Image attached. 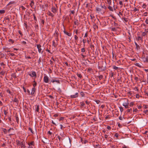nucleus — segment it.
Here are the masks:
<instances>
[{"label":"nucleus","mask_w":148,"mask_h":148,"mask_svg":"<svg viewBox=\"0 0 148 148\" xmlns=\"http://www.w3.org/2000/svg\"><path fill=\"white\" fill-rule=\"evenodd\" d=\"M60 135L61 136H62V137H64L65 136L64 135V132H63L62 133H61L60 134Z\"/></svg>","instance_id":"603ef678"},{"label":"nucleus","mask_w":148,"mask_h":148,"mask_svg":"<svg viewBox=\"0 0 148 148\" xmlns=\"http://www.w3.org/2000/svg\"><path fill=\"white\" fill-rule=\"evenodd\" d=\"M34 1H31V3L30 4V5L31 7H32L34 5Z\"/></svg>","instance_id":"4be33fe9"},{"label":"nucleus","mask_w":148,"mask_h":148,"mask_svg":"<svg viewBox=\"0 0 148 148\" xmlns=\"http://www.w3.org/2000/svg\"><path fill=\"white\" fill-rule=\"evenodd\" d=\"M74 23H75V25H79V23H78L77 20L76 21H75Z\"/></svg>","instance_id":"a19ab883"},{"label":"nucleus","mask_w":148,"mask_h":148,"mask_svg":"<svg viewBox=\"0 0 148 148\" xmlns=\"http://www.w3.org/2000/svg\"><path fill=\"white\" fill-rule=\"evenodd\" d=\"M148 112V110H144L143 111V112L145 114H146Z\"/></svg>","instance_id":"bf43d9fd"},{"label":"nucleus","mask_w":148,"mask_h":148,"mask_svg":"<svg viewBox=\"0 0 148 148\" xmlns=\"http://www.w3.org/2000/svg\"><path fill=\"white\" fill-rule=\"evenodd\" d=\"M113 7L110 6V5H109L108 7V8L109 9V10L111 11H112V12H113L114 10H116V9L115 8V7H114L115 5L114 4V1H113Z\"/></svg>","instance_id":"f03ea898"},{"label":"nucleus","mask_w":148,"mask_h":148,"mask_svg":"<svg viewBox=\"0 0 148 148\" xmlns=\"http://www.w3.org/2000/svg\"><path fill=\"white\" fill-rule=\"evenodd\" d=\"M47 14L49 16H51L52 17L54 16V15L50 11H48V12L47 13Z\"/></svg>","instance_id":"2eb2a0df"},{"label":"nucleus","mask_w":148,"mask_h":148,"mask_svg":"<svg viewBox=\"0 0 148 148\" xmlns=\"http://www.w3.org/2000/svg\"><path fill=\"white\" fill-rule=\"evenodd\" d=\"M95 147L96 148H100V145H96Z\"/></svg>","instance_id":"338daca9"},{"label":"nucleus","mask_w":148,"mask_h":148,"mask_svg":"<svg viewBox=\"0 0 148 148\" xmlns=\"http://www.w3.org/2000/svg\"><path fill=\"white\" fill-rule=\"evenodd\" d=\"M100 6L101 7V8H103L105 10H106L107 8L104 5H102V4H101L100 5Z\"/></svg>","instance_id":"aec40b11"},{"label":"nucleus","mask_w":148,"mask_h":148,"mask_svg":"<svg viewBox=\"0 0 148 148\" xmlns=\"http://www.w3.org/2000/svg\"><path fill=\"white\" fill-rule=\"evenodd\" d=\"M134 102H131L130 103V106H132L133 105H134Z\"/></svg>","instance_id":"c03bdc74"},{"label":"nucleus","mask_w":148,"mask_h":148,"mask_svg":"<svg viewBox=\"0 0 148 148\" xmlns=\"http://www.w3.org/2000/svg\"><path fill=\"white\" fill-rule=\"evenodd\" d=\"M111 30L112 31H116V29L115 27H112L111 28Z\"/></svg>","instance_id":"864d4df0"},{"label":"nucleus","mask_w":148,"mask_h":148,"mask_svg":"<svg viewBox=\"0 0 148 148\" xmlns=\"http://www.w3.org/2000/svg\"><path fill=\"white\" fill-rule=\"evenodd\" d=\"M106 62H102V65L101 66H98V68L100 69L101 71H105L106 70Z\"/></svg>","instance_id":"f257e3e1"},{"label":"nucleus","mask_w":148,"mask_h":148,"mask_svg":"<svg viewBox=\"0 0 148 148\" xmlns=\"http://www.w3.org/2000/svg\"><path fill=\"white\" fill-rule=\"evenodd\" d=\"M64 119V118L63 117H61L60 118L59 121H63Z\"/></svg>","instance_id":"79ce46f5"},{"label":"nucleus","mask_w":148,"mask_h":148,"mask_svg":"<svg viewBox=\"0 0 148 148\" xmlns=\"http://www.w3.org/2000/svg\"><path fill=\"white\" fill-rule=\"evenodd\" d=\"M28 129L30 131L32 134H34V132L33 131L32 129L31 128L29 127L28 128Z\"/></svg>","instance_id":"72a5a7b5"},{"label":"nucleus","mask_w":148,"mask_h":148,"mask_svg":"<svg viewBox=\"0 0 148 148\" xmlns=\"http://www.w3.org/2000/svg\"><path fill=\"white\" fill-rule=\"evenodd\" d=\"M87 71H92V69L90 68H88Z\"/></svg>","instance_id":"e2e57ef3"},{"label":"nucleus","mask_w":148,"mask_h":148,"mask_svg":"<svg viewBox=\"0 0 148 148\" xmlns=\"http://www.w3.org/2000/svg\"><path fill=\"white\" fill-rule=\"evenodd\" d=\"M80 106L81 108L85 106V104L83 101L80 102Z\"/></svg>","instance_id":"f3484780"},{"label":"nucleus","mask_w":148,"mask_h":148,"mask_svg":"<svg viewBox=\"0 0 148 148\" xmlns=\"http://www.w3.org/2000/svg\"><path fill=\"white\" fill-rule=\"evenodd\" d=\"M3 112H4V114L5 115H7V113H8V112H7L6 110H3Z\"/></svg>","instance_id":"69168bd1"},{"label":"nucleus","mask_w":148,"mask_h":148,"mask_svg":"<svg viewBox=\"0 0 148 148\" xmlns=\"http://www.w3.org/2000/svg\"><path fill=\"white\" fill-rule=\"evenodd\" d=\"M29 75L32 77H36V72L34 71L32 72L31 74H29Z\"/></svg>","instance_id":"20e7f679"},{"label":"nucleus","mask_w":148,"mask_h":148,"mask_svg":"<svg viewBox=\"0 0 148 148\" xmlns=\"http://www.w3.org/2000/svg\"><path fill=\"white\" fill-rule=\"evenodd\" d=\"M57 137L60 141L62 140H63V139H62V138H60V136H57Z\"/></svg>","instance_id":"de8ad7c7"},{"label":"nucleus","mask_w":148,"mask_h":148,"mask_svg":"<svg viewBox=\"0 0 148 148\" xmlns=\"http://www.w3.org/2000/svg\"><path fill=\"white\" fill-rule=\"evenodd\" d=\"M77 75L78 76V77L81 78H82V76L81 74L80 73H77Z\"/></svg>","instance_id":"6ab92c4d"},{"label":"nucleus","mask_w":148,"mask_h":148,"mask_svg":"<svg viewBox=\"0 0 148 148\" xmlns=\"http://www.w3.org/2000/svg\"><path fill=\"white\" fill-rule=\"evenodd\" d=\"M122 19H123L125 22H127L128 21V18H122Z\"/></svg>","instance_id":"c85d7f7f"},{"label":"nucleus","mask_w":148,"mask_h":148,"mask_svg":"<svg viewBox=\"0 0 148 148\" xmlns=\"http://www.w3.org/2000/svg\"><path fill=\"white\" fill-rule=\"evenodd\" d=\"M5 73V72L4 71H2L0 72V75H4Z\"/></svg>","instance_id":"cd10ccee"},{"label":"nucleus","mask_w":148,"mask_h":148,"mask_svg":"<svg viewBox=\"0 0 148 148\" xmlns=\"http://www.w3.org/2000/svg\"><path fill=\"white\" fill-rule=\"evenodd\" d=\"M95 102L97 104H99L100 102V101L99 100H97L95 101Z\"/></svg>","instance_id":"0e129e2a"},{"label":"nucleus","mask_w":148,"mask_h":148,"mask_svg":"<svg viewBox=\"0 0 148 148\" xmlns=\"http://www.w3.org/2000/svg\"><path fill=\"white\" fill-rule=\"evenodd\" d=\"M15 117H16V122H17V123H18L19 118H18V116L17 115L16 116H15Z\"/></svg>","instance_id":"bb28decb"},{"label":"nucleus","mask_w":148,"mask_h":148,"mask_svg":"<svg viewBox=\"0 0 148 148\" xmlns=\"http://www.w3.org/2000/svg\"><path fill=\"white\" fill-rule=\"evenodd\" d=\"M114 25L115 26H118L119 25L118 23H115V22H114Z\"/></svg>","instance_id":"8fccbe9b"},{"label":"nucleus","mask_w":148,"mask_h":148,"mask_svg":"<svg viewBox=\"0 0 148 148\" xmlns=\"http://www.w3.org/2000/svg\"><path fill=\"white\" fill-rule=\"evenodd\" d=\"M34 84H33V88H35V87L36 86L37 84L35 80L34 81Z\"/></svg>","instance_id":"c756f323"},{"label":"nucleus","mask_w":148,"mask_h":148,"mask_svg":"<svg viewBox=\"0 0 148 148\" xmlns=\"http://www.w3.org/2000/svg\"><path fill=\"white\" fill-rule=\"evenodd\" d=\"M85 51V49L84 48H82L81 49V52H84Z\"/></svg>","instance_id":"09e8293b"},{"label":"nucleus","mask_w":148,"mask_h":148,"mask_svg":"<svg viewBox=\"0 0 148 148\" xmlns=\"http://www.w3.org/2000/svg\"><path fill=\"white\" fill-rule=\"evenodd\" d=\"M96 10L97 11L100 12L101 11V8L99 7H97L96 8Z\"/></svg>","instance_id":"5701e85b"},{"label":"nucleus","mask_w":148,"mask_h":148,"mask_svg":"<svg viewBox=\"0 0 148 148\" xmlns=\"http://www.w3.org/2000/svg\"><path fill=\"white\" fill-rule=\"evenodd\" d=\"M0 55L1 58H3L5 57V54L3 53H1Z\"/></svg>","instance_id":"4c0bfd02"},{"label":"nucleus","mask_w":148,"mask_h":148,"mask_svg":"<svg viewBox=\"0 0 148 148\" xmlns=\"http://www.w3.org/2000/svg\"><path fill=\"white\" fill-rule=\"evenodd\" d=\"M143 61L144 62H148V56H147L145 58H142Z\"/></svg>","instance_id":"f8f14e48"},{"label":"nucleus","mask_w":148,"mask_h":148,"mask_svg":"<svg viewBox=\"0 0 148 148\" xmlns=\"http://www.w3.org/2000/svg\"><path fill=\"white\" fill-rule=\"evenodd\" d=\"M129 104V103L128 102V100H127V102H126V103H124L123 104V106H125L126 105H128Z\"/></svg>","instance_id":"c9c22d12"},{"label":"nucleus","mask_w":148,"mask_h":148,"mask_svg":"<svg viewBox=\"0 0 148 148\" xmlns=\"http://www.w3.org/2000/svg\"><path fill=\"white\" fill-rule=\"evenodd\" d=\"M115 114L117 116H118L119 115V112L118 111L115 112Z\"/></svg>","instance_id":"58836bf2"},{"label":"nucleus","mask_w":148,"mask_h":148,"mask_svg":"<svg viewBox=\"0 0 148 148\" xmlns=\"http://www.w3.org/2000/svg\"><path fill=\"white\" fill-rule=\"evenodd\" d=\"M29 146H34L35 145L34 142V141H32L31 142L28 143Z\"/></svg>","instance_id":"9d476101"},{"label":"nucleus","mask_w":148,"mask_h":148,"mask_svg":"<svg viewBox=\"0 0 148 148\" xmlns=\"http://www.w3.org/2000/svg\"><path fill=\"white\" fill-rule=\"evenodd\" d=\"M13 101L14 102L16 103H18V101H19L18 100L16 97L15 98H14V100H13Z\"/></svg>","instance_id":"a878e982"},{"label":"nucleus","mask_w":148,"mask_h":148,"mask_svg":"<svg viewBox=\"0 0 148 148\" xmlns=\"http://www.w3.org/2000/svg\"><path fill=\"white\" fill-rule=\"evenodd\" d=\"M52 45L54 47H56V44L54 40H53L52 42Z\"/></svg>","instance_id":"412c9836"},{"label":"nucleus","mask_w":148,"mask_h":148,"mask_svg":"<svg viewBox=\"0 0 148 148\" xmlns=\"http://www.w3.org/2000/svg\"><path fill=\"white\" fill-rule=\"evenodd\" d=\"M74 38L75 40H77L78 39V37L77 36V35H75L74 36Z\"/></svg>","instance_id":"5fc2aeb1"},{"label":"nucleus","mask_w":148,"mask_h":148,"mask_svg":"<svg viewBox=\"0 0 148 148\" xmlns=\"http://www.w3.org/2000/svg\"><path fill=\"white\" fill-rule=\"evenodd\" d=\"M80 95L82 97H83L85 96V94L84 92H83L82 91L80 92Z\"/></svg>","instance_id":"a211bd4d"},{"label":"nucleus","mask_w":148,"mask_h":148,"mask_svg":"<svg viewBox=\"0 0 148 148\" xmlns=\"http://www.w3.org/2000/svg\"><path fill=\"white\" fill-rule=\"evenodd\" d=\"M119 108L120 109V111L121 112V113L123 112V108L122 107H119Z\"/></svg>","instance_id":"49530a36"},{"label":"nucleus","mask_w":148,"mask_h":148,"mask_svg":"<svg viewBox=\"0 0 148 148\" xmlns=\"http://www.w3.org/2000/svg\"><path fill=\"white\" fill-rule=\"evenodd\" d=\"M20 8H22V10H25V8L23 6H21L20 7Z\"/></svg>","instance_id":"13d9d810"},{"label":"nucleus","mask_w":148,"mask_h":148,"mask_svg":"<svg viewBox=\"0 0 148 148\" xmlns=\"http://www.w3.org/2000/svg\"><path fill=\"white\" fill-rule=\"evenodd\" d=\"M107 1L109 5H111V0H107Z\"/></svg>","instance_id":"473e14b6"},{"label":"nucleus","mask_w":148,"mask_h":148,"mask_svg":"<svg viewBox=\"0 0 148 148\" xmlns=\"http://www.w3.org/2000/svg\"><path fill=\"white\" fill-rule=\"evenodd\" d=\"M139 10L138 9H137L136 8H135L134 10V11L135 12H136L137 11H138Z\"/></svg>","instance_id":"4d7b16f0"},{"label":"nucleus","mask_w":148,"mask_h":148,"mask_svg":"<svg viewBox=\"0 0 148 148\" xmlns=\"http://www.w3.org/2000/svg\"><path fill=\"white\" fill-rule=\"evenodd\" d=\"M25 142L24 140L22 141L21 143V148H25Z\"/></svg>","instance_id":"0eeeda50"},{"label":"nucleus","mask_w":148,"mask_h":148,"mask_svg":"<svg viewBox=\"0 0 148 148\" xmlns=\"http://www.w3.org/2000/svg\"><path fill=\"white\" fill-rule=\"evenodd\" d=\"M5 11L4 10H0V14H2L5 13Z\"/></svg>","instance_id":"2f4dec72"},{"label":"nucleus","mask_w":148,"mask_h":148,"mask_svg":"<svg viewBox=\"0 0 148 148\" xmlns=\"http://www.w3.org/2000/svg\"><path fill=\"white\" fill-rule=\"evenodd\" d=\"M54 34L55 37H58L59 33L58 31L56 30Z\"/></svg>","instance_id":"4468645a"},{"label":"nucleus","mask_w":148,"mask_h":148,"mask_svg":"<svg viewBox=\"0 0 148 148\" xmlns=\"http://www.w3.org/2000/svg\"><path fill=\"white\" fill-rule=\"evenodd\" d=\"M36 109L35 111L37 112H39V106L38 105H36Z\"/></svg>","instance_id":"ddd939ff"},{"label":"nucleus","mask_w":148,"mask_h":148,"mask_svg":"<svg viewBox=\"0 0 148 148\" xmlns=\"http://www.w3.org/2000/svg\"><path fill=\"white\" fill-rule=\"evenodd\" d=\"M2 130L4 134H6L7 133V131L5 129L3 128Z\"/></svg>","instance_id":"7c9ffc66"},{"label":"nucleus","mask_w":148,"mask_h":148,"mask_svg":"<svg viewBox=\"0 0 148 148\" xmlns=\"http://www.w3.org/2000/svg\"><path fill=\"white\" fill-rule=\"evenodd\" d=\"M52 12L54 13H55L57 12V10L54 7H52L51 8Z\"/></svg>","instance_id":"6e6552de"},{"label":"nucleus","mask_w":148,"mask_h":148,"mask_svg":"<svg viewBox=\"0 0 148 148\" xmlns=\"http://www.w3.org/2000/svg\"><path fill=\"white\" fill-rule=\"evenodd\" d=\"M37 47L38 50V52L42 54L43 52V51H42V49L41 48V46L40 45H37Z\"/></svg>","instance_id":"7ed1b4c3"},{"label":"nucleus","mask_w":148,"mask_h":148,"mask_svg":"<svg viewBox=\"0 0 148 148\" xmlns=\"http://www.w3.org/2000/svg\"><path fill=\"white\" fill-rule=\"evenodd\" d=\"M138 40H143L142 38L140 36H138Z\"/></svg>","instance_id":"a18cd8bd"},{"label":"nucleus","mask_w":148,"mask_h":148,"mask_svg":"<svg viewBox=\"0 0 148 148\" xmlns=\"http://www.w3.org/2000/svg\"><path fill=\"white\" fill-rule=\"evenodd\" d=\"M63 32L64 34H66L69 36H71V34L69 33L68 32H66L64 29Z\"/></svg>","instance_id":"1a4fd4ad"},{"label":"nucleus","mask_w":148,"mask_h":148,"mask_svg":"<svg viewBox=\"0 0 148 148\" xmlns=\"http://www.w3.org/2000/svg\"><path fill=\"white\" fill-rule=\"evenodd\" d=\"M135 65L138 66V67H141V66L139 64V63H136V64H135Z\"/></svg>","instance_id":"f704fd0d"},{"label":"nucleus","mask_w":148,"mask_h":148,"mask_svg":"<svg viewBox=\"0 0 148 148\" xmlns=\"http://www.w3.org/2000/svg\"><path fill=\"white\" fill-rule=\"evenodd\" d=\"M8 41L10 42H11L12 44H13L14 42V40L12 39H10Z\"/></svg>","instance_id":"ea45409f"},{"label":"nucleus","mask_w":148,"mask_h":148,"mask_svg":"<svg viewBox=\"0 0 148 148\" xmlns=\"http://www.w3.org/2000/svg\"><path fill=\"white\" fill-rule=\"evenodd\" d=\"M44 82L46 83H47L48 82H49V78L47 76H45L44 77Z\"/></svg>","instance_id":"39448f33"},{"label":"nucleus","mask_w":148,"mask_h":148,"mask_svg":"<svg viewBox=\"0 0 148 148\" xmlns=\"http://www.w3.org/2000/svg\"><path fill=\"white\" fill-rule=\"evenodd\" d=\"M135 44L136 45V48H137V49H140V46H139V45H138V44L136 42H135Z\"/></svg>","instance_id":"393cba45"},{"label":"nucleus","mask_w":148,"mask_h":148,"mask_svg":"<svg viewBox=\"0 0 148 148\" xmlns=\"http://www.w3.org/2000/svg\"><path fill=\"white\" fill-rule=\"evenodd\" d=\"M113 69L115 70H117L118 69V67L115 66H113Z\"/></svg>","instance_id":"37998d69"},{"label":"nucleus","mask_w":148,"mask_h":148,"mask_svg":"<svg viewBox=\"0 0 148 148\" xmlns=\"http://www.w3.org/2000/svg\"><path fill=\"white\" fill-rule=\"evenodd\" d=\"M36 90V88H32V91L31 93V95H34V94Z\"/></svg>","instance_id":"9b49d317"},{"label":"nucleus","mask_w":148,"mask_h":148,"mask_svg":"<svg viewBox=\"0 0 148 148\" xmlns=\"http://www.w3.org/2000/svg\"><path fill=\"white\" fill-rule=\"evenodd\" d=\"M94 28L95 29L96 28H98V26L96 24H95L94 25Z\"/></svg>","instance_id":"052dcab7"},{"label":"nucleus","mask_w":148,"mask_h":148,"mask_svg":"<svg viewBox=\"0 0 148 148\" xmlns=\"http://www.w3.org/2000/svg\"><path fill=\"white\" fill-rule=\"evenodd\" d=\"M16 143H17V145H21V143L20 141L18 140H16Z\"/></svg>","instance_id":"3c124183"},{"label":"nucleus","mask_w":148,"mask_h":148,"mask_svg":"<svg viewBox=\"0 0 148 148\" xmlns=\"http://www.w3.org/2000/svg\"><path fill=\"white\" fill-rule=\"evenodd\" d=\"M146 6H147V5H146V4L145 3H144V4H143V5L142 7L143 8H146Z\"/></svg>","instance_id":"e433bc0d"},{"label":"nucleus","mask_w":148,"mask_h":148,"mask_svg":"<svg viewBox=\"0 0 148 148\" xmlns=\"http://www.w3.org/2000/svg\"><path fill=\"white\" fill-rule=\"evenodd\" d=\"M119 4L120 5H121V6H122L123 5V4L122 3V1H120L119 2Z\"/></svg>","instance_id":"680f3d73"},{"label":"nucleus","mask_w":148,"mask_h":148,"mask_svg":"<svg viewBox=\"0 0 148 148\" xmlns=\"http://www.w3.org/2000/svg\"><path fill=\"white\" fill-rule=\"evenodd\" d=\"M114 136L116 138H118L119 137V134L117 133H116L114 135Z\"/></svg>","instance_id":"774afa93"},{"label":"nucleus","mask_w":148,"mask_h":148,"mask_svg":"<svg viewBox=\"0 0 148 148\" xmlns=\"http://www.w3.org/2000/svg\"><path fill=\"white\" fill-rule=\"evenodd\" d=\"M5 19L6 20L8 21H10V18L8 17H5Z\"/></svg>","instance_id":"6e6d98bb"},{"label":"nucleus","mask_w":148,"mask_h":148,"mask_svg":"<svg viewBox=\"0 0 148 148\" xmlns=\"http://www.w3.org/2000/svg\"><path fill=\"white\" fill-rule=\"evenodd\" d=\"M51 82L53 83H54V82H56L58 83H60V82L59 80H55L54 79H52L51 80Z\"/></svg>","instance_id":"dca6fc26"},{"label":"nucleus","mask_w":148,"mask_h":148,"mask_svg":"<svg viewBox=\"0 0 148 148\" xmlns=\"http://www.w3.org/2000/svg\"><path fill=\"white\" fill-rule=\"evenodd\" d=\"M97 77H98L99 78V79L100 80L103 79V75H100L99 76H97Z\"/></svg>","instance_id":"b1692460"},{"label":"nucleus","mask_w":148,"mask_h":148,"mask_svg":"<svg viewBox=\"0 0 148 148\" xmlns=\"http://www.w3.org/2000/svg\"><path fill=\"white\" fill-rule=\"evenodd\" d=\"M78 97V93L76 92L74 95H71L70 96V97L71 98H74Z\"/></svg>","instance_id":"423d86ee"}]
</instances>
